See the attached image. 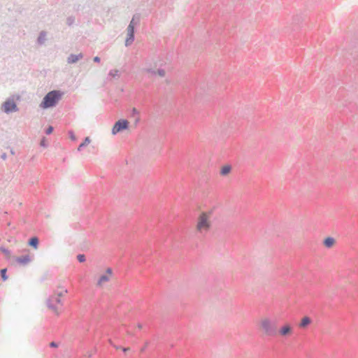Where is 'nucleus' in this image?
I'll use <instances>...</instances> for the list:
<instances>
[{
    "label": "nucleus",
    "instance_id": "nucleus-1",
    "mask_svg": "<svg viewBox=\"0 0 358 358\" xmlns=\"http://www.w3.org/2000/svg\"><path fill=\"white\" fill-rule=\"evenodd\" d=\"M63 92L59 90H52L49 92L43 99L40 103V107L44 109L54 107L62 99Z\"/></svg>",
    "mask_w": 358,
    "mask_h": 358
},
{
    "label": "nucleus",
    "instance_id": "nucleus-2",
    "mask_svg": "<svg viewBox=\"0 0 358 358\" xmlns=\"http://www.w3.org/2000/svg\"><path fill=\"white\" fill-rule=\"evenodd\" d=\"M212 215V210L208 212H202L197 219V223L196 225V231L203 234L208 232L210 229L211 223L210 221V215Z\"/></svg>",
    "mask_w": 358,
    "mask_h": 358
},
{
    "label": "nucleus",
    "instance_id": "nucleus-3",
    "mask_svg": "<svg viewBox=\"0 0 358 358\" xmlns=\"http://www.w3.org/2000/svg\"><path fill=\"white\" fill-rule=\"evenodd\" d=\"M260 327L263 333L268 336H275L278 334L276 322L268 317L262 319Z\"/></svg>",
    "mask_w": 358,
    "mask_h": 358
},
{
    "label": "nucleus",
    "instance_id": "nucleus-4",
    "mask_svg": "<svg viewBox=\"0 0 358 358\" xmlns=\"http://www.w3.org/2000/svg\"><path fill=\"white\" fill-rule=\"evenodd\" d=\"M45 304L47 307L51 310L53 313H55L56 315H59V308L57 306L62 305V300L59 299V297L57 296L55 294L50 296L45 301Z\"/></svg>",
    "mask_w": 358,
    "mask_h": 358
},
{
    "label": "nucleus",
    "instance_id": "nucleus-5",
    "mask_svg": "<svg viewBox=\"0 0 358 358\" xmlns=\"http://www.w3.org/2000/svg\"><path fill=\"white\" fill-rule=\"evenodd\" d=\"M129 122L127 120H124V119L119 120L118 121H117L115 123V124L112 129V134L113 135H115L117 133H119L123 130L127 129L129 127Z\"/></svg>",
    "mask_w": 358,
    "mask_h": 358
},
{
    "label": "nucleus",
    "instance_id": "nucleus-6",
    "mask_svg": "<svg viewBox=\"0 0 358 358\" xmlns=\"http://www.w3.org/2000/svg\"><path fill=\"white\" fill-rule=\"evenodd\" d=\"M3 111L7 114L18 110V108L14 100L7 99L1 106Z\"/></svg>",
    "mask_w": 358,
    "mask_h": 358
},
{
    "label": "nucleus",
    "instance_id": "nucleus-7",
    "mask_svg": "<svg viewBox=\"0 0 358 358\" xmlns=\"http://www.w3.org/2000/svg\"><path fill=\"white\" fill-rule=\"evenodd\" d=\"M127 37L125 40V45L129 46L134 41L135 27L134 25L129 24L127 27Z\"/></svg>",
    "mask_w": 358,
    "mask_h": 358
},
{
    "label": "nucleus",
    "instance_id": "nucleus-8",
    "mask_svg": "<svg viewBox=\"0 0 358 358\" xmlns=\"http://www.w3.org/2000/svg\"><path fill=\"white\" fill-rule=\"evenodd\" d=\"M293 329L289 324H285L280 327L278 333L282 336H288L292 334Z\"/></svg>",
    "mask_w": 358,
    "mask_h": 358
},
{
    "label": "nucleus",
    "instance_id": "nucleus-9",
    "mask_svg": "<svg viewBox=\"0 0 358 358\" xmlns=\"http://www.w3.org/2000/svg\"><path fill=\"white\" fill-rule=\"evenodd\" d=\"M83 58V53H80L78 55H74V54H71L68 57H67V63L68 64H75L76 63L79 59Z\"/></svg>",
    "mask_w": 358,
    "mask_h": 358
},
{
    "label": "nucleus",
    "instance_id": "nucleus-10",
    "mask_svg": "<svg viewBox=\"0 0 358 358\" xmlns=\"http://www.w3.org/2000/svg\"><path fill=\"white\" fill-rule=\"evenodd\" d=\"M15 260L18 264L24 266L28 264L31 261L28 255L22 257H18L16 258Z\"/></svg>",
    "mask_w": 358,
    "mask_h": 358
},
{
    "label": "nucleus",
    "instance_id": "nucleus-11",
    "mask_svg": "<svg viewBox=\"0 0 358 358\" xmlns=\"http://www.w3.org/2000/svg\"><path fill=\"white\" fill-rule=\"evenodd\" d=\"M311 322L312 320L309 317L305 316L301 319L300 323L299 324V327L301 329H305L308 325H310Z\"/></svg>",
    "mask_w": 358,
    "mask_h": 358
},
{
    "label": "nucleus",
    "instance_id": "nucleus-12",
    "mask_svg": "<svg viewBox=\"0 0 358 358\" xmlns=\"http://www.w3.org/2000/svg\"><path fill=\"white\" fill-rule=\"evenodd\" d=\"M335 243H336V241L332 237H327L323 241L324 246L328 248H331L335 244Z\"/></svg>",
    "mask_w": 358,
    "mask_h": 358
},
{
    "label": "nucleus",
    "instance_id": "nucleus-13",
    "mask_svg": "<svg viewBox=\"0 0 358 358\" xmlns=\"http://www.w3.org/2000/svg\"><path fill=\"white\" fill-rule=\"evenodd\" d=\"M39 241L36 236H34L29 240L28 244L34 249H37L38 247Z\"/></svg>",
    "mask_w": 358,
    "mask_h": 358
},
{
    "label": "nucleus",
    "instance_id": "nucleus-14",
    "mask_svg": "<svg viewBox=\"0 0 358 358\" xmlns=\"http://www.w3.org/2000/svg\"><path fill=\"white\" fill-rule=\"evenodd\" d=\"M109 277L106 274H103L101 275L100 278H99L96 285L101 287L103 285V283L109 281Z\"/></svg>",
    "mask_w": 358,
    "mask_h": 358
},
{
    "label": "nucleus",
    "instance_id": "nucleus-15",
    "mask_svg": "<svg viewBox=\"0 0 358 358\" xmlns=\"http://www.w3.org/2000/svg\"><path fill=\"white\" fill-rule=\"evenodd\" d=\"M140 19H141L140 14L134 15L129 24L134 25L135 27L136 25H137L139 23Z\"/></svg>",
    "mask_w": 358,
    "mask_h": 358
},
{
    "label": "nucleus",
    "instance_id": "nucleus-16",
    "mask_svg": "<svg viewBox=\"0 0 358 358\" xmlns=\"http://www.w3.org/2000/svg\"><path fill=\"white\" fill-rule=\"evenodd\" d=\"M231 171V166L230 165H225L224 166L221 171H220V174L222 176H227V174H229Z\"/></svg>",
    "mask_w": 358,
    "mask_h": 358
},
{
    "label": "nucleus",
    "instance_id": "nucleus-17",
    "mask_svg": "<svg viewBox=\"0 0 358 358\" xmlns=\"http://www.w3.org/2000/svg\"><path fill=\"white\" fill-rule=\"evenodd\" d=\"M46 33L44 31L40 32L39 36L37 38L38 44H43L45 41Z\"/></svg>",
    "mask_w": 358,
    "mask_h": 358
},
{
    "label": "nucleus",
    "instance_id": "nucleus-18",
    "mask_svg": "<svg viewBox=\"0 0 358 358\" xmlns=\"http://www.w3.org/2000/svg\"><path fill=\"white\" fill-rule=\"evenodd\" d=\"M91 142V139L90 138V137H86L84 140V141L80 143L78 148V151H80L83 148L86 147L87 145H88Z\"/></svg>",
    "mask_w": 358,
    "mask_h": 358
},
{
    "label": "nucleus",
    "instance_id": "nucleus-19",
    "mask_svg": "<svg viewBox=\"0 0 358 358\" xmlns=\"http://www.w3.org/2000/svg\"><path fill=\"white\" fill-rule=\"evenodd\" d=\"M7 268H3L1 270V277L3 281H6L8 279V275H6Z\"/></svg>",
    "mask_w": 358,
    "mask_h": 358
},
{
    "label": "nucleus",
    "instance_id": "nucleus-20",
    "mask_svg": "<svg viewBox=\"0 0 358 358\" xmlns=\"http://www.w3.org/2000/svg\"><path fill=\"white\" fill-rule=\"evenodd\" d=\"M109 76H110L113 78H118L119 77V71L117 69L111 70L109 72Z\"/></svg>",
    "mask_w": 358,
    "mask_h": 358
},
{
    "label": "nucleus",
    "instance_id": "nucleus-21",
    "mask_svg": "<svg viewBox=\"0 0 358 358\" xmlns=\"http://www.w3.org/2000/svg\"><path fill=\"white\" fill-rule=\"evenodd\" d=\"M143 71L147 72V73H150L152 75H156V71L154 70L152 68H148H148H145V69H143Z\"/></svg>",
    "mask_w": 358,
    "mask_h": 358
},
{
    "label": "nucleus",
    "instance_id": "nucleus-22",
    "mask_svg": "<svg viewBox=\"0 0 358 358\" xmlns=\"http://www.w3.org/2000/svg\"><path fill=\"white\" fill-rule=\"evenodd\" d=\"M77 259L79 262H84L85 261V255L83 254H79L77 255Z\"/></svg>",
    "mask_w": 358,
    "mask_h": 358
},
{
    "label": "nucleus",
    "instance_id": "nucleus-23",
    "mask_svg": "<svg viewBox=\"0 0 358 358\" xmlns=\"http://www.w3.org/2000/svg\"><path fill=\"white\" fill-rule=\"evenodd\" d=\"M0 250L7 257H10V252L7 248H5L3 247L0 248Z\"/></svg>",
    "mask_w": 358,
    "mask_h": 358
},
{
    "label": "nucleus",
    "instance_id": "nucleus-24",
    "mask_svg": "<svg viewBox=\"0 0 358 358\" xmlns=\"http://www.w3.org/2000/svg\"><path fill=\"white\" fill-rule=\"evenodd\" d=\"M74 20H75L74 17L72 16H70V17H67V19H66V24L69 26H71L74 23Z\"/></svg>",
    "mask_w": 358,
    "mask_h": 358
},
{
    "label": "nucleus",
    "instance_id": "nucleus-25",
    "mask_svg": "<svg viewBox=\"0 0 358 358\" xmlns=\"http://www.w3.org/2000/svg\"><path fill=\"white\" fill-rule=\"evenodd\" d=\"M156 74H158L160 77H164L166 73L164 69H159L156 71Z\"/></svg>",
    "mask_w": 358,
    "mask_h": 358
},
{
    "label": "nucleus",
    "instance_id": "nucleus-26",
    "mask_svg": "<svg viewBox=\"0 0 358 358\" xmlns=\"http://www.w3.org/2000/svg\"><path fill=\"white\" fill-rule=\"evenodd\" d=\"M69 138L72 140V141H76L77 138H76V136H75L74 133L73 131H69Z\"/></svg>",
    "mask_w": 358,
    "mask_h": 358
},
{
    "label": "nucleus",
    "instance_id": "nucleus-27",
    "mask_svg": "<svg viewBox=\"0 0 358 358\" xmlns=\"http://www.w3.org/2000/svg\"><path fill=\"white\" fill-rule=\"evenodd\" d=\"M53 130H54L53 127H52V126H49V127L46 129V130H45V134H46L47 135H49V134H50L53 131Z\"/></svg>",
    "mask_w": 358,
    "mask_h": 358
},
{
    "label": "nucleus",
    "instance_id": "nucleus-28",
    "mask_svg": "<svg viewBox=\"0 0 358 358\" xmlns=\"http://www.w3.org/2000/svg\"><path fill=\"white\" fill-rule=\"evenodd\" d=\"M40 145L42 147H47L48 146V144L46 143V138L45 137H43L41 141V143H40Z\"/></svg>",
    "mask_w": 358,
    "mask_h": 358
},
{
    "label": "nucleus",
    "instance_id": "nucleus-29",
    "mask_svg": "<svg viewBox=\"0 0 358 358\" xmlns=\"http://www.w3.org/2000/svg\"><path fill=\"white\" fill-rule=\"evenodd\" d=\"M67 289H65L64 292H57L55 293V294L58 296V297H61L65 293H67Z\"/></svg>",
    "mask_w": 358,
    "mask_h": 358
},
{
    "label": "nucleus",
    "instance_id": "nucleus-30",
    "mask_svg": "<svg viewBox=\"0 0 358 358\" xmlns=\"http://www.w3.org/2000/svg\"><path fill=\"white\" fill-rule=\"evenodd\" d=\"M50 346L51 348H57V347H58V344H57V343H55V342L52 341V342H51V343H50Z\"/></svg>",
    "mask_w": 358,
    "mask_h": 358
},
{
    "label": "nucleus",
    "instance_id": "nucleus-31",
    "mask_svg": "<svg viewBox=\"0 0 358 358\" xmlns=\"http://www.w3.org/2000/svg\"><path fill=\"white\" fill-rule=\"evenodd\" d=\"M100 60H101V59H100V57H98V56H96V57H94L93 58V61H94V62H100Z\"/></svg>",
    "mask_w": 358,
    "mask_h": 358
},
{
    "label": "nucleus",
    "instance_id": "nucleus-32",
    "mask_svg": "<svg viewBox=\"0 0 358 358\" xmlns=\"http://www.w3.org/2000/svg\"><path fill=\"white\" fill-rule=\"evenodd\" d=\"M1 158L2 159H3V160L6 159V158H7V155H6V153H5V152L2 153V155H1Z\"/></svg>",
    "mask_w": 358,
    "mask_h": 358
},
{
    "label": "nucleus",
    "instance_id": "nucleus-33",
    "mask_svg": "<svg viewBox=\"0 0 358 358\" xmlns=\"http://www.w3.org/2000/svg\"><path fill=\"white\" fill-rule=\"evenodd\" d=\"M106 273H108V274H109V275H111V274L113 273V270H112V268H108L106 269Z\"/></svg>",
    "mask_w": 358,
    "mask_h": 358
},
{
    "label": "nucleus",
    "instance_id": "nucleus-34",
    "mask_svg": "<svg viewBox=\"0 0 358 358\" xmlns=\"http://www.w3.org/2000/svg\"><path fill=\"white\" fill-rule=\"evenodd\" d=\"M132 113H133V114H134V115H138V114L139 113V112L138 111V110H137L136 108H134L132 109Z\"/></svg>",
    "mask_w": 358,
    "mask_h": 358
},
{
    "label": "nucleus",
    "instance_id": "nucleus-35",
    "mask_svg": "<svg viewBox=\"0 0 358 358\" xmlns=\"http://www.w3.org/2000/svg\"><path fill=\"white\" fill-rule=\"evenodd\" d=\"M122 350L123 352H126L129 351L130 348H122Z\"/></svg>",
    "mask_w": 358,
    "mask_h": 358
},
{
    "label": "nucleus",
    "instance_id": "nucleus-36",
    "mask_svg": "<svg viewBox=\"0 0 358 358\" xmlns=\"http://www.w3.org/2000/svg\"><path fill=\"white\" fill-rule=\"evenodd\" d=\"M137 327L138 329H141L143 327V325L141 323H138Z\"/></svg>",
    "mask_w": 358,
    "mask_h": 358
},
{
    "label": "nucleus",
    "instance_id": "nucleus-37",
    "mask_svg": "<svg viewBox=\"0 0 358 358\" xmlns=\"http://www.w3.org/2000/svg\"><path fill=\"white\" fill-rule=\"evenodd\" d=\"M10 152H11L12 155L15 154V152H14V151L13 150H10Z\"/></svg>",
    "mask_w": 358,
    "mask_h": 358
},
{
    "label": "nucleus",
    "instance_id": "nucleus-38",
    "mask_svg": "<svg viewBox=\"0 0 358 358\" xmlns=\"http://www.w3.org/2000/svg\"><path fill=\"white\" fill-rule=\"evenodd\" d=\"M87 356H88V357H92V354H91V353H90V354H88V355H87Z\"/></svg>",
    "mask_w": 358,
    "mask_h": 358
},
{
    "label": "nucleus",
    "instance_id": "nucleus-39",
    "mask_svg": "<svg viewBox=\"0 0 358 358\" xmlns=\"http://www.w3.org/2000/svg\"><path fill=\"white\" fill-rule=\"evenodd\" d=\"M114 347H115L116 349H119V348H120V347L116 346V345H114Z\"/></svg>",
    "mask_w": 358,
    "mask_h": 358
}]
</instances>
